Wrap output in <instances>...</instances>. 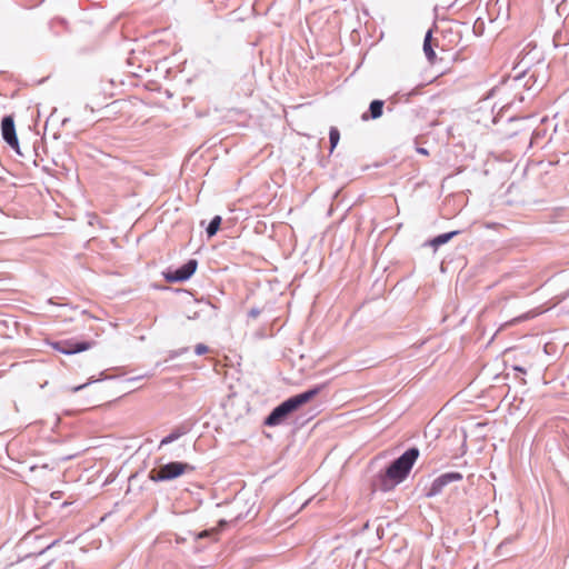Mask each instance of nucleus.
Masks as SVG:
<instances>
[{
	"instance_id": "obj_17",
	"label": "nucleus",
	"mask_w": 569,
	"mask_h": 569,
	"mask_svg": "<svg viewBox=\"0 0 569 569\" xmlns=\"http://www.w3.org/2000/svg\"><path fill=\"white\" fill-rule=\"evenodd\" d=\"M250 313H251V316H252V317H257L259 312H258V311H256V310H251V312H250Z\"/></svg>"
},
{
	"instance_id": "obj_9",
	"label": "nucleus",
	"mask_w": 569,
	"mask_h": 569,
	"mask_svg": "<svg viewBox=\"0 0 569 569\" xmlns=\"http://www.w3.org/2000/svg\"><path fill=\"white\" fill-rule=\"evenodd\" d=\"M383 104L385 103L382 100H373L369 107L370 118H372V119L380 118L382 116Z\"/></svg>"
},
{
	"instance_id": "obj_21",
	"label": "nucleus",
	"mask_w": 569,
	"mask_h": 569,
	"mask_svg": "<svg viewBox=\"0 0 569 569\" xmlns=\"http://www.w3.org/2000/svg\"><path fill=\"white\" fill-rule=\"evenodd\" d=\"M204 536H207V532H206V531H203V532H201V533L199 535V537H200V538H202V537H204Z\"/></svg>"
},
{
	"instance_id": "obj_19",
	"label": "nucleus",
	"mask_w": 569,
	"mask_h": 569,
	"mask_svg": "<svg viewBox=\"0 0 569 569\" xmlns=\"http://www.w3.org/2000/svg\"><path fill=\"white\" fill-rule=\"evenodd\" d=\"M58 495H59V492H58V491H54V492H52V495H51V496H52L53 498H58Z\"/></svg>"
},
{
	"instance_id": "obj_1",
	"label": "nucleus",
	"mask_w": 569,
	"mask_h": 569,
	"mask_svg": "<svg viewBox=\"0 0 569 569\" xmlns=\"http://www.w3.org/2000/svg\"><path fill=\"white\" fill-rule=\"evenodd\" d=\"M418 457L419 450L417 448L405 451L387 468L385 475L380 476V489L388 491L402 482L408 477Z\"/></svg>"
},
{
	"instance_id": "obj_3",
	"label": "nucleus",
	"mask_w": 569,
	"mask_h": 569,
	"mask_svg": "<svg viewBox=\"0 0 569 569\" xmlns=\"http://www.w3.org/2000/svg\"><path fill=\"white\" fill-rule=\"evenodd\" d=\"M191 469L192 467H190L188 463L178 461L169 462L161 466L158 470H152L150 478L154 481L171 480Z\"/></svg>"
},
{
	"instance_id": "obj_10",
	"label": "nucleus",
	"mask_w": 569,
	"mask_h": 569,
	"mask_svg": "<svg viewBox=\"0 0 569 569\" xmlns=\"http://www.w3.org/2000/svg\"><path fill=\"white\" fill-rule=\"evenodd\" d=\"M221 221H222V219L220 216L213 217V219L210 221V223L207 228V234L209 238L213 237L218 232Z\"/></svg>"
},
{
	"instance_id": "obj_13",
	"label": "nucleus",
	"mask_w": 569,
	"mask_h": 569,
	"mask_svg": "<svg viewBox=\"0 0 569 569\" xmlns=\"http://www.w3.org/2000/svg\"><path fill=\"white\" fill-rule=\"evenodd\" d=\"M194 351L198 356H202L206 355L209 351V349L206 345L199 343L196 346Z\"/></svg>"
},
{
	"instance_id": "obj_4",
	"label": "nucleus",
	"mask_w": 569,
	"mask_h": 569,
	"mask_svg": "<svg viewBox=\"0 0 569 569\" xmlns=\"http://www.w3.org/2000/svg\"><path fill=\"white\" fill-rule=\"evenodd\" d=\"M48 345L51 346L54 350L64 353L72 355L81 351H86L91 348L92 343L88 341H74L72 339L62 340V341H48Z\"/></svg>"
},
{
	"instance_id": "obj_18",
	"label": "nucleus",
	"mask_w": 569,
	"mask_h": 569,
	"mask_svg": "<svg viewBox=\"0 0 569 569\" xmlns=\"http://www.w3.org/2000/svg\"><path fill=\"white\" fill-rule=\"evenodd\" d=\"M82 388H83V386H79V387H74L72 390H73V391H78V390H80V389H82Z\"/></svg>"
},
{
	"instance_id": "obj_20",
	"label": "nucleus",
	"mask_w": 569,
	"mask_h": 569,
	"mask_svg": "<svg viewBox=\"0 0 569 569\" xmlns=\"http://www.w3.org/2000/svg\"><path fill=\"white\" fill-rule=\"evenodd\" d=\"M368 119H369V117L367 113L362 114V120H368Z\"/></svg>"
},
{
	"instance_id": "obj_5",
	"label": "nucleus",
	"mask_w": 569,
	"mask_h": 569,
	"mask_svg": "<svg viewBox=\"0 0 569 569\" xmlns=\"http://www.w3.org/2000/svg\"><path fill=\"white\" fill-rule=\"evenodd\" d=\"M460 480H462V475L460 472H455V471L446 472L432 481L426 496L427 497L437 496V495L441 493V491L443 490V488L447 485L455 482V481H460Z\"/></svg>"
},
{
	"instance_id": "obj_16",
	"label": "nucleus",
	"mask_w": 569,
	"mask_h": 569,
	"mask_svg": "<svg viewBox=\"0 0 569 569\" xmlns=\"http://www.w3.org/2000/svg\"><path fill=\"white\" fill-rule=\"evenodd\" d=\"M513 369L517 371H520V372H526V370L523 368L518 367V366H515Z\"/></svg>"
},
{
	"instance_id": "obj_6",
	"label": "nucleus",
	"mask_w": 569,
	"mask_h": 569,
	"mask_svg": "<svg viewBox=\"0 0 569 569\" xmlns=\"http://www.w3.org/2000/svg\"><path fill=\"white\" fill-rule=\"evenodd\" d=\"M197 266V261L194 259H191L176 271L166 272L164 278L169 282L184 281L194 273Z\"/></svg>"
},
{
	"instance_id": "obj_7",
	"label": "nucleus",
	"mask_w": 569,
	"mask_h": 569,
	"mask_svg": "<svg viewBox=\"0 0 569 569\" xmlns=\"http://www.w3.org/2000/svg\"><path fill=\"white\" fill-rule=\"evenodd\" d=\"M1 131L4 141L13 149L18 150L19 142L16 134L14 122L12 117L8 116L2 119Z\"/></svg>"
},
{
	"instance_id": "obj_15",
	"label": "nucleus",
	"mask_w": 569,
	"mask_h": 569,
	"mask_svg": "<svg viewBox=\"0 0 569 569\" xmlns=\"http://www.w3.org/2000/svg\"><path fill=\"white\" fill-rule=\"evenodd\" d=\"M418 152L426 154V156L428 154V151L425 148H419Z\"/></svg>"
},
{
	"instance_id": "obj_2",
	"label": "nucleus",
	"mask_w": 569,
	"mask_h": 569,
	"mask_svg": "<svg viewBox=\"0 0 569 569\" xmlns=\"http://www.w3.org/2000/svg\"><path fill=\"white\" fill-rule=\"evenodd\" d=\"M319 391L320 388H315L289 398L288 400H286L271 411V413L267 417L264 423L267 426L280 425L288 417L289 413L297 410L302 405L309 402L319 393Z\"/></svg>"
},
{
	"instance_id": "obj_11",
	"label": "nucleus",
	"mask_w": 569,
	"mask_h": 569,
	"mask_svg": "<svg viewBox=\"0 0 569 569\" xmlns=\"http://www.w3.org/2000/svg\"><path fill=\"white\" fill-rule=\"evenodd\" d=\"M455 234H457V231L440 234L433 238L430 243L432 247L438 248L439 246L448 242Z\"/></svg>"
},
{
	"instance_id": "obj_14",
	"label": "nucleus",
	"mask_w": 569,
	"mask_h": 569,
	"mask_svg": "<svg viewBox=\"0 0 569 569\" xmlns=\"http://www.w3.org/2000/svg\"><path fill=\"white\" fill-rule=\"evenodd\" d=\"M179 436L176 435V433H171L169 436H167L166 438H163L160 442V446H163V445H167V443H170L172 442L173 440H176Z\"/></svg>"
},
{
	"instance_id": "obj_12",
	"label": "nucleus",
	"mask_w": 569,
	"mask_h": 569,
	"mask_svg": "<svg viewBox=\"0 0 569 569\" xmlns=\"http://www.w3.org/2000/svg\"><path fill=\"white\" fill-rule=\"evenodd\" d=\"M329 139H330V151L332 152L333 149L337 147L339 139H340V132L336 127H332L330 129Z\"/></svg>"
},
{
	"instance_id": "obj_8",
	"label": "nucleus",
	"mask_w": 569,
	"mask_h": 569,
	"mask_svg": "<svg viewBox=\"0 0 569 569\" xmlns=\"http://www.w3.org/2000/svg\"><path fill=\"white\" fill-rule=\"evenodd\" d=\"M431 41H432V33H431V31H428L425 37V40H423V52H425L427 59L432 63V62H435L437 56L432 48Z\"/></svg>"
}]
</instances>
